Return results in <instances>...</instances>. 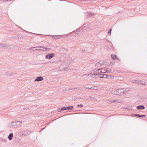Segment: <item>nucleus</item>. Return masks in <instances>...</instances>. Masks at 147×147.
Here are the masks:
<instances>
[{
	"label": "nucleus",
	"instance_id": "1",
	"mask_svg": "<svg viewBox=\"0 0 147 147\" xmlns=\"http://www.w3.org/2000/svg\"><path fill=\"white\" fill-rule=\"evenodd\" d=\"M22 123V121H17L16 122L13 121L9 123L8 126L10 128H17L19 127Z\"/></svg>",
	"mask_w": 147,
	"mask_h": 147
},
{
	"label": "nucleus",
	"instance_id": "2",
	"mask_svg": "<svg viewBox=\"0 0 147 147\" xmlns=\"http://www.w3.org/2000/svg\"><path fill=\"white\" fill-rule=\"evenodd\" d=\"M127 91H126L125 89H119L115 90V92H114V94L118 95H122L125 94V92Z\"/></svg>",
	"mask_w": 147,
	"mask_h": 147
},
{
	"label": "nucleus",
	"instance_id": "3",
	"mask_svg": "<svg viewBox=\"0 0 147 147\" xmlns=\"http://www.w3.org/2000/svg\"><path fill=\"white\" fill-rule=\"evenodd\" d=\"M74 109L73 106H69L67 107H63L62 108H59L58 109L57 111L59 112L62 111L68 110H72Z\"/></svg>",
	"mask_w": 147,
	"mask_h": 147
},
{
	"label": "nucleus",
	"instance_id": "4",
	"mask_svg": "<svg viewBox=\"0 0 147 147\" xmlns=\"http://www.w3.org/2000/svg\"><path fill=\"white\" fill-rule=\"evenodd\" d=\"M55 55L54 53H48L45 56V58L48 59H51Z\"/></svg>",
	"mask_w": 147,
	"mask_h": 147
},
{
	"label": "nucleus",
	"instance_id": "5",
	"mask_svg": "<svg viewBox=\"0 0 147 147\" xmlns=\"http://www.w3.org/2000/svg\"><path fill=\"white\" fill-rule=\"evenodd\" d=\"M95 14L94 13L88 12L86 13V18H88Z\"/></svg>",
	"mask_w": 147,
	"mask_h": 147
},
{
	"label": "nucleus",
	"instance_id": "6",
	"mask_svg": "<svg viewBox=\"0 0 147 147\" xmlns=\"http://www.w3.org/2000/svg\"><path fill=\"white\" fill-rule=\"evenodd\" d=\"M43 78L42 76H38L36 77L35 80V81L36 82H39L43 80Z\"/></svg>",
	"mask_w": 147,
	"mask_h": 147
},
{
	"label": "nucleus",
	"instance_id": "7",
	"mask_svg": "<svg viewBox=\"0 0 147 147\" xmlns=\"http://www.w3.org/2000/svg\"><path fill=\"white\" fill-rule=\"evenodd\" d=\"M145 108L144 106L143 105H140L137 106L136 109L138 110H143Z\"/></svg>",
	"mask_w": 147,
	"mask_h": 147
},
{
	"label": "nucleus",
	"instance_id": "8",
	"mask_svg": "<svg viewBox=\"0 0 147 147\" xmlns=\"http://www.w3.org/2000/svg\"><path fill=\"white\" fill-rule=\"evenodd\" d=\"M41 46L40 47H33L31 48V50L32 51H39V50H42L41 49H36V48H41Z\"/></svg>",
	"mask_w": 147,
	"mask_h": 147
},
{
	"label": "nucleus",
	"instance_id": "9",
	"mask_svg": "<svg viewBox=\"0 0 147 147\" xmlns=\"http://www.w3.org/2000/svg\"><path fill=\"white\" fill-rule=\"evenodd\" d=\"M108 71V70L107 69H105V68H102L101 69V70L100 72V73H105Z\"/></svg>",
	"mask_w": 147,
	"mask_h": 147
},
{
	"label": "nucleus",
	"instance_id": "10",
	"mask_svg": "<svg viewBox=\"0 0 147 147\" xmlns=\"http://www.w3.org/2000/svg\"><path fill=\"white\" fill-rule=\"evenodd\" d=\"M133 115L136 117H145L146 116V115H140L139 114H134Z\"/></svg>",
	"mask_w": 147,
	"mask_h": 147
},
{
	"label": "nucleus",
	"instance_id": "11",
	"mask_svg": "<svg viewBox=\"0 0 147 147\" xmlns=\"http://www.w3.org/2000/svg\"><path fill=\"white\" fill-rule=\"evenodd\" d=\"M13 136V134L12 133H11L9 134L8 136V138L9 140H11L12 139V138Z\"/></svg>",
	"mask_w": 147,
	"mask_h": 147
},
{
	"label": "nucleus",
	"instance_id": "12",
	"mask_svg": "<svg viewBox=\"0 0 147 147\" xmlns=\"http://www.w3.org/2000/svg\"><path fill=\"white\" fill-rule=\"evenodd\" d=\"M111 56L112 58L114 60L116 59H119L117 58V56L115 55L111 54Z\"/></svg>",
	"mask_w": 147,
	"mask_h": 147
},
{
	"label": "nucleus",
	"instance_id": "13",
	"mask_svg": "<svg viewBox=\"0 0 147 147\" xmlns=\"http://www.w3.org/2000/svg\"><path fill=\"white\" fill-rule=\"evenodd\" d=\"M138 83L139 84H141L142 85H145V84H146V83L145 82L142 81V80H140V81H138Z\"/></svg>",
	"mask_w": 147,
	"mask_h": 147
},
{
	"label": "nucleus",
	"instance_id": "14",
	"mask_svg": "<svg viewBox=\"0 0 147 147\" xmlns=\"http://www.w3.org/2000/svg\"><path fill=\"white\" fill-rule=\"evenodd\" d=\"M28 131H26L24 132V133L22 134V135L23 136H26L30 134V132H27Z\"/></svg>",
	"mask_w": 147,
	"mask_h": 147
},
{
	"label": "nucleus",
	"instance_id": "15",
	"mask_svg": "<svg viewBox=\"0 0 147 147\" xmlns=\"http://www.w3.org/2000/svg\"><path fill=\"white\" fill-rule=\"evenodd\" d=\"M7 45L5 44H1L0 43V47L5 48L7 47Z\"/></svg>",
	"mask_w": 147,
	"mask_h": 147
},
{
	"label": "nucleus",
	"instance_id": "16",
	"mask_svg": "<svg viewBox=\"0 0 147 147\" xmlns=\"http://www.w3.org/2000/svg\"><path fill=\"white\" fill-rule=\"evenodd\" d=\"M63 36L62 35L59 36H53V38L56 40L60 38L61 36Z\"/></svg>",
	"mask_w": 147,
	"mask_h": 147
},
{
	"label": "nucleus",
	"instance_id": "17",
	"mask_svg": "<svg viewBox=\"0 0 147 147\" xmlns=\"http://www.w3.org/2000/svg\"><path fill=\"white\" fill-rule=\"evenodd\" d=\"M102 64H100L99 62H97L96 63L95 66L97 67H100V66H102Z\"/></svg>",
	"mask_w": 147,
	"mask_h": 147
},
{
	"label": "nucleus",
	"instance_id": "18",
	"mask_svg": "<svg viewBox=\"0 0 147 147\" xmlns=\"http://www.w3.org/2000/svg\"><path fill=\"white\" fill-rule=\"evenodd\" d=\"M110 102H111L112 103L115 102L116 103H118V100H110Z\"/></svg>",
	"mask_w": 147,
	"mask_h": 147
},
{
	"label": "nucleus",
	"instance_id": "19",
	"mask_svg": "<svg viewBox=\"0 0 147 147\" xmlns=\"http://www.w3.org/2000/svg\"><path fill=\"white\" fill-rule=\"evenodd\" d=\"M108 77H107V78L111 79H113L114 78V76H111L110 75H108Z\"/></svg>",
	"mask_w": 147,
	"mask_h": 147
},
{
	"label": "nucleus",
	"instance_id": "20",
	"mask_svg": "<svg viewBox=\"0 0 147 147\" xmlns=\"http://www.w3.org/2000/svg\"><path fill=\"white\" fill-rule=\"evenodd\" d=\"M126 109L129 110H131L132 109V107L130 106H127Z\"/></svg>",
	"mask_w": 147,
	"mask_h": 147
},
{
	"label": "nucleus",
	"instance_id": "21",
	"mask_svg": "<svg viewBox=\"0 0 147 147\" xmlns=\"http://www.w3.org/2000/svg\"><path fill=\"white\" fill-rule=\"evenodd\" d=\"M98 89V87L96 86H94L91 87V89L92 90H96Z\"/></svg>",
	"mask_w": 147,
	"mask_h": 147
},
{
	"label": "nucleus",
	"instance_id": "22",
	"mask_svg": "<svg viewBox=\"0 0 147 147\" xmlns=\"http://www.w3.org/2000/svg\"><path fill=\"white\" fill-rule=\"evenodd\" d=\"M108 76V75L106 74H103V75L102 76L103 78H107V77Z\"/></svg>",
	"mask_w": 147,
	"mask_h": 147
},
{
	"label": "nucleus",
	"instance_id": "23",
	"mask_svg": "<svg viewBox=\"0 0 147 147\" xmlns=\"http://www.w3.org/2000/svg\"><path fill=\"white\" fill-rule=\"evenodd\" d=\"M98 76L99 77V78H103L102 76L103 75V74H98Z\"/></svg>",
	"mask_w": 147,
	"mask_h": 147
},
{
	"label": "nucleus",
	"instance_id": "24",
	"mask_svg": "<svg viewBox=\"0 0 147 147\" xmlns=\"http://www.w3.org/2000/svg\"><path fill=\"white\" fill-rule=\"evenodd\" d=\"M96 75V76H98V75L97 74H93L92 75V77H95V76Z\"/></svg>",
	"mask_w": 147,
	"mask_h": 147
},
{
	"label": "nucleus",
	"instance_id": "25",
	"mask_svg": "<svg viewBox=\"0 0 147 147\" xmlns=\"http://www.w3.org/2000/svg\"><path fill=\"white\" fill-rule=\"evenodd\" d=\"M92 74L90 73L89 74H85V75H83V76H92Z\"/></svg>",
	"mask_w": 147,
	"mask_h": 147
},
{
	"label": "nucleus",
	"instance_id": "26",
	"mask_svg": "<svg viewBox=\"0 0 147 147\" xmlns=\"http://www.w3.org/2000/svg\"><path fill=\"white\" fill-rule=\"evenodd\" d=\"M112 29H110L109 31L108 32V34H111V32Z\"/></svg>",
	"mask_w": 147,
	"mask_h": 147
},
{
	"label": "nucleus",
	"instance_id": "27",
	"mask_svg": "<svg viewBox=\"0 0 147 147\" xmlns=\"http://www.w3.org/2000/svg\"><path fill=\"white\" fill-rule=\"evenodd\" d=\"M7 74L8 75H12L13 74V73H9L8 72H7Z\"/></svg>",
	"mask_w": 147,
	"mask_h": 147
},
{
	"label": "nucleus",
	"instance_id": "28",
	"mask_svg": "<svg viewBox=\"0 0 147 147\" xmlns=\"http://www.w3.org/2000/svg\"><path fill=\"white\" fill-rule=\"evenodd\" d=\"M42 47L41 48H42V50L43 51H45V50H46L47 49V48H45V47Z\"/></svg>",
	"mask_w": 147,
	"mask_h": 147
},
{
	"label": "nucleus",
	"instance_id": "29",
	"mask_svg": "<svg viewBox=\"0 0 147 147\" xmlns=\"http://www.w3.org/2000/svg\"><path fill=\"white\" fill-rule=\"evenodd\" d=\"M83 107V105L82 104L78 105H77V107Z\"/></svg>",
	"mask_w": 147,
	"mask_h": 147
},
{
	"label": "nucleus",
	"instance_id": "30",
	"mask_svg": "<svg viewBox=\"0 0 147 147\" xmlns=\"http://www.w3.org/2000/svg\"><path fill=\"white\" fill-rule=\"evenodd\" d=\"M75 88H76V89L78 90H81V89H80L81 87H80V88L78 87H75Z\"/></svg>",
	"mask_w": 147,
	"mask_h": 147
},
{
	"label": "nucleus",
	"instance_id": "31",
	"mask_svg": "<svg viewBox=\"0 0 147 147\" xmlns=\"http://www.w3.org/2000/svg\"><path fill=\"white\" fill-rule=\"evenodd\" d=\"M101 70V69H98V70H97V71H98V73H97V72H96L98 74V73H100V72Z\"/></svg>",
	"mask_w": 147,
	"mask_h": 147
},
{
	"label": "nucleus",
	"instance_id": "32",
	"mask_svg": "<svg viewBox=\"0 0 147 147\" xmlns=\"http://www.w3.org/2000/svg\"><path fill=\"white\" fill-rule=\"evenodd\" d=\"M85 99H87V100H91V99H89V98H88V97L87 96L85 97Z\"/></svg>",
	"mask_w": 147,
	"mask_h": 147
},
{
	"label": "nucleus",
	"instance_id": "33",
	"mask_svg": "<svg viewBox=\"0 0 147 147\" xmlns=\"http://www.w3.org/2000/svg\"><path fill=\"white\" fill-rule=\"evenodd\" d=\"M75 89H76V88H69V90H75Z\"/></svg>",
	"mask_w": 147,
	"mask_h": 147
},
{
	"label": "nucleus",
	"instance_id": "34",
	"mask_svg": "<svg viewBox=\"0 0 147 147\" xmlns=\"http://www.w3.org/2000/svg\"><path fill=\"white\" fill-rule=\"evenodd\" d=\"M63 70L64 71H67V70H68V69H67V67H66L65 68H64Z\"/></svg>",
	"mask_w": 147,
	"mask_h": 147
},
{
	"label": "nucleus",
	"instance_id": "35",
	"mask_svg": "<svg viewBox=\"0 0 147 147\" xmlns=\"http://www.w3.org/2000/svg\"><path fill=\"white\" fill-rule=\"evenodd\" d=\"M86 88V87H82V88H81L80 89H81H81L84 90Z\"/></svg>",
	"mask_w": 147,
	"mask_h": 147
},
{
	"label": "nucleus",
	"instance_id": "36",
	"mask_svg": "<svg viewBox=\"0 0 147 147\" xmlns=\"http://www.w3.org/2000/svg\"><path fill=\"white\" fill-rule=\"evenodd\" d=\"M88 98L90 99V98L94 99V98L93 97L89 96L88 97Z\"/></svg>",
	"mask_w": 147,
	"mask_h": 147
},
{
	"label": "nucleus",
	"instance_id": "37",
	"mask_svg": "<svg viewBox=\"0 0 147 147\" xmlns=\"http://www.w3.org/2000/svg\"><path fill=\"white\" fill-rule=\"evenodd\" d=\"M77 99H83V98L82 97H80V98H76Z\"/></svg>",
	"mask_w": 147,
	"mask_h": 147
},
{
	"label": "nucleus",
	"instance_id": "38",
	"mask_svg": "<svg viewBox=\"0 0 147 147\" xmlns=\"http://www.w3.org/2000/svg\"><path fill=\"white\" fill-rule=\"evenodd\" d=\"M86 89H91V87H86Z\"/></svg>",
	"mask_w": 147,
	"mask_h": 147
},
{
	"label": "nucleus",
	"instance_id": "39",
	"mask_svg": "<svg viewBox=\"0 0 147 147\" xmlns=\"http://www.w3.org/2000/svg\"><path fill=\"white\" fill-rule=\"evenodd\" d=\"M107 69L108 70V71L107 72H110V71H111V69L109 70V69Z\"/></svg>",
	"mask_w": 147,
	"mask_h": 147
},
{
	"label": "nucleus",
	"instance_id": "40",
	"mask_svg": "<svg viewBox=\"0 0 147 147\" xmlns=\"http://www.w3.org/2000/svg\"><path fill=\"white\" fill-rule=\"evenodd\" d=\"M24 109H25L26 110H28V109H29V108H28V107H27L26 108H25Z\"/></svg>",
	"mask_w": 147,
	"mask_h": 147
},
{
	"label": "nucleus",
	"instance_id": "41",
	"mask_svg": "<svg viewBox=\"0 0 147 147\" xmlns=\"http://www.w3.org/2000/svg\"><path fill=\"white\" fill-rule=\"evenodd\" d=\"M95 78H99V76H96V75L95 76Z\"/></svg>",
	"mask_w": 147,
	"mask_h": 147
},
{
	"label": "nucleus",
	"instance_id": "42",
	"mask_svg": "<svg viewBox=\"0 0 147 147\" xmlns=\"http://www.w3.org/2000/svg\"><path fill=\"white\" fill-rule=\"evenodd\" d=\"M135 83H138V81L137 80H135Z\"/></svg>",
	"mask_w": 147,
	"mask_h": 147
},
{
	"label": "nucleus",
	"instance_id": "43",
	"mask_svg": "<svg viewBox=\"0 0 147 147\" xmlns=\"http://www.w3.org/2000/svg\"><path fill=\"white\" fill-rule=\"evenodd\" d=\"M3 141L5 142H6V140H3Z\"/></svg>",
	"mask_w": 147,
	"mask_h": 147
},
{
	"label": "nucleus",
	"instance_id": "44",
	"mask_svg": "<svg viewBox=\"0 0 147 147\" xmlns=\"http://www.w3.org/2000/svg\"><path fill=\"white\" fill-rule=\"evenodd\" d=\"M40 48H36V49H40Z\"/></svg>",
	"mask_w": 147,
	"mask_h": 147
},
{
	"label": "nucleus",
	"instance_id": "45",
	"mask_svg": "<svg viewBox=\"0 0 147 147\" xmlns=\"http://www.w3.org/2000/svg\"><path fill=\"white\" fill-rule=\"evenodd\" d=\"M29 49V50H31V48H30Z\"/></svg>",
	"mask_w": 147,
	"mask_h": 147
}]
</instances>
